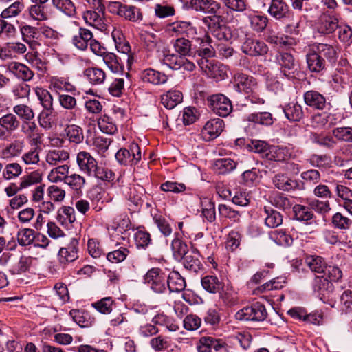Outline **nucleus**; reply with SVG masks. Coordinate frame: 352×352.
<instances>
[{
    "label": "nucleus",
    "instance_id": "1",
    "mask_svg": "<svg viewBox=\"0 0 352 352\" xmlns=\"http://www.w3.org/2000/svg\"><path fill=\"white\" fill-rule=\"evenodd\" d=\"M76 162L80 170L88 177L107 182L114 178L111 170L98 166L96 160L87 151H80L77 154Z\"/></svg>",
    "mask_w": 352,
    "mask_h": 352
},
{
    "label": "nucleus",
    "instance_id": "2",
    "mask_svg": "<svg viewBox=\"0 0 352 352\" xmlns=\"http://www.w3.org/2000/svg\"><path fill=\"white\" fill-rule=\"evenodd\" d=\"M14 247H16V244L14 241H12V246L10 249ZM8 250L9 248H6L1 255V264L4 263L13 274L25 272L29 269L32 258L30 256H21L16 262L15 257L8 252Z\"/></svg>",
    "mask_w": 352,
    "mask_h": 352
},
{
    "label": "nucleus",
    "instance_id": "3",
    "mask_svg": "<svg viewBox=\"0 0 352 352\" xmlns=\"http://www.w3.org/2000/svg\"><path fill=\"white\" fill-rule=\"evenodd\" d=\"M267 315L265 306L260 302H256L251 306L238 311L235 314V318L238 320L262 322L267 318Z\"/></svg>",
    "mask_w": 352,
    "mask_h": 352
},
{
    "label": "nucleus",
    "instance_id": "4",
    "mask_svg": "<svg viewBox=\"0 0 352 352\" xmlns=\"http://www.w3.org/2000/svg\"><path fill=\"white\" fill-rule=\"evenodd\" d=\"M208 107L217 115L226 117L232 111L230 100L223 94H216L207 98Z\"/></svg>",
    "mask_w": 352,
    "mask_h": 352
},
{
    "label": "nucleus",
    "instance_id": "5",
    "mask_svg": "<svg viewBox=\"0 0 352 352\" xmlns=\"http://www.w3.org/2000/svg\"><path fill=\"white\" fill-rule=\"evenodd\" d=\"M220 18L217 15L206 16L204 18L203 22L218 40L230 41L232 38V31L229 27L220 24Z\"/></svg>",
    "mask_w": 352,
    "mask_h": 352
},
{
    "label": "nucleus",
    "instance_id": "6",
    "mask_svg": "<svg viewBox=\"0 0 352 352\" xmlns=\"http://www.w3.org/2000/svg\"><path fill=\"white\" fill-rule=\"evenodd\" d=\"M144 282L155 293L162 294L166 290V276L160 268L149 270L144 276Z\"/></svg>",
    "mask_w": 352,
    "mask_h": 352
},
{
    "label": "nucleus",
    "instance_id": "7",
    "mask_svg": "<svg viewBox=\"0 0 352 352\" xmlns=\"http://www.w3.org/2000/svg\"><path fill=\"white\" fill-rule=\"evenodd\" d=\"M117 161L123 165L133 166L141 160V150L139 145L133 142L129 149L121 148L116 154Z\"/></svg>",
    "mask_w": 352,
    "mask_h": 352
},
{
    "label": "nucleus",
    "instance_id": "8",
    "mask_svg": "<svg viewBox=\"0 0 352 352\" xmlns=\"http://www.w3.org/2000/svg\"><path fill=\"white\" fill-rule=\"evenodd\" d=\"M201 69L210 78L223 79L226 75V67L219 62L208 59L197 60Z\"/></svg>",
    "mask_w": 352,
    "mask_h": 352
},
{
    "label": "nucleus",
    "instance_id": "9",
    "mask_svg": "<svg viewBox=\"0 0 352 352\" xmlns=\"http://www.w3.org/2000/svg\"><path fill=\"white\" fill-rule=\"evenodd\" d=\"M338 23L339 20L336 15L324 12L316 22V30L320 34H330L338 28Z\"/></svg>",
    "mask_w": 352,
    "mask_h": 352
},
{
    "label": "nucleus",
    "instance_id": "10",
    "mask_svg": "<svg viewBox=\"0 0 352 352\" xmlns=\"http://www.w3.org/2000/svg\"><path fill=\"white\" fill-rule=\"evenodd\" d=\"M234 88L239 93L249 94L257 88L256 79L243 73H236L234 76Z\"/></svg>",
    "mask_w": 352,
    "mask_h": 352
},
{
    "label": "nucleus",
    "instance_id": "11",
    "mask_svg": "<svg viewBox=\"0 0 352 352\" xmlns=\"http://www.w3.org/2000/svg\"><path fill=\"white\" fill-rule=\"evenodd\" d=\"M276 63L280 67L281 72L287 78L294 76L296 64L293 55L288 52H278L276 56Z\"/></svg>",
    "mask_w": 352,
    "mask_h": 352
},
{
    "label": "nucleus",
    "instance_id": "12",
    "mask_svg": "<svg viewBox=\"0 0 352 352\" xmlns=\"http://www.w3.org/2000/svg\"><path fill=\"white\" fill-rule=\"evenodd\" d=\"M241 50L250 56H263L267 53L268 47L263 41L249 37L243 43Z\"/></svg>",
    "mask_w": 352,
    "mask_h": 352
},
{
    "label": "nucleus",
    "instance_id": "13",
    "mask_svg": "<svg viewBox=\"0 0 352 352\" xmlns=\"http://www.w3.org/2000/svg\"><path fill=\"white\" fill-rule=\"evenodd\" d=\"M124 116V111L120 108L115 110L113 116L110 117L107 115L101 116L98 120V125L100 131L107 134H113L117 131L116 120L122 118Z\"/></svg>",
    "mask_w": 352,
    "mask_h": 352
},
{
    "label": "nucleus",
    "instance_id": "14",
    "mask_svg": "<svg viewBox=\"0 0 352 352\" xmlns=\"http://www.w3.org/2000/svg\"><path fill=\"white\" fill-rule=\"evenodd\" d=\"M78 241L72 238L67 247L59 250L58 257L61 264L65 265L74 262L78 258Z\"/></svg>",
    "mask_w": 352,
    "mask_h": 352
},
{
    "label": "nucleus",
    "instance_id": "15",
    "mask_svg": "<svg viewBox=\"0 0 352 352\" xmlns=\"http://www.w3.org/2000/svg\"><path fill=\"white\" fill-rule=\"evenodd\" d=\"M188 8L205 14H215L220 9V3L214 0H190L187 3Z\"/></svg>",
    "mask_w": 352,
    "mask_h": 352
},
{
    "label": "nucleus",
    "instance_id": "16",
    "mask_svg": "<svg viewBox=\"0 0 352 352\" xmlns=\"http://www.w3.org/2000/svg\"><path fill=\"white\" fill-rule=\"evenodd\" d=\"M60 105L65 109L70 111L68 113L67 120L69 122H74L80 116V111L78 108L77 100L74 96L63 94L58 96Z\"/></svg>",
    "mask_w": 352,
    "mask_h": 352
},
{
    "label": "nucleus",
    "instance_id": "17",
    "mask_svg": "<svg viewBox=\"0 0 352 352\" xmlns=\"http://www.w3.org/2000/svg\"><path fill=\"white\" fill-rule=\"evenodd\" d=\"M306 61L307 68L311 72L320 73L329 67L325 59L317 54L312 47L306 55Z\"/></svg>",
    "mask_w": 352,
    "mask_h": 352
},
{
    "label": "nucleus",
    "instance_id": "18",
    "mask_svg": "<svg viewBox=\"0 0 352 352\" xmlns=\"http://www.w3.org/2000/svg\"><path fill=\"white\" fill-rule=\"evenodd\" d=\"M273 184L278 189L283 191L303 189V184L300 182L292 179L284 174H277L273 179Z\"/></svg>",
    "mask_w": 352,
    "mask_h": 352
},
{
    "label": "nucleus",
    "instance_id": "19",
    "mask_svg": "<svg viewBox=\"0 0 352 352\" xmlns=\"http://www.w3.org/2000/svg\"><path fill=\"white\" fill-rule=\"evenodd\" d=\"M2 66L6 69V72L11 73L25 81L31 80L34 76L33 72L21 63L12 62L3 64Z\"/></svg>",
    "mask_w": 352,
    "mask_h": 352
},
{
    "label": "nucleus",
    "instance_id": "20",
    "mask_svg": "<svg viewBox=\"0 0 352 352\" xmlns=\"http://www.w3.org/2000/svg\"><path fill=\"white\" fill-rule=\"evenodd\" d=\"M311 47L325 59L329 66H332L336 63L338 52L334 46L327 43H315Z\"/></svg>",
    "mask_w": 352,
    "mask_h": 352
},
{
    "label": "nucleus",
    "instance_id": "21",
    "mask_svg": "<svg viewBox=\"0 0 352 352\" xmlns=\"http://www.w3.org/2000/svg\"><path fill=\"white\" fill-rule=\"evenodd\" d=\"M265 39L271 44L281 47H292L297 44V40L295 38L287 35L279 34L271 28L267 30Z\"/></svg>",
    "mask_w": 352,
    "mask_h": 352
},
{
    "label": "nucleus",
    "instance_id": "22",
    "mask_svg": "<svg viewBox=\"0 0 352 352\" xmlns=\"http://www.w3.org/2000/svg\"><path fill=\"white\" fill-rule=\"evenodd\" d=\"M313 289L320 299L324 300L329 294L333 292V285L327 278L316 276L314 280Z\"/></svg>",
    "mask_w": 352,
    "mask_h": 352
},
{
    "label": "nucleus",
    "instance_id": "23",
    "mask_svg": "<svg viewBox=\"0 0 352 352\" xmlns=\"http://www.w3.org/2000/svg\"><path fill=\"white\" fill-rule=\"evenodd\" d=\"M304 100L307 105L318 110L324 109L327 105L325 97L314 90L306 91L304 94Z\"/></svg>",
    "mask_w": 352,
    "mask_h": 352
},
{
    "label": "nucleus",
    "instance_id": "24",
    "mask_svg": "<svg viewBox=\"0 0 352 352\" xmlns=\"http://www.w3.org/2000/svg\"><path fill=\"white\" fill-rule=\"evenodd\" d=\"M267 12L277 20L290 16L288 5L283 0H271Z\"/></svg>",
    "mask_w": 352,
    "mask_h": 352
},
{
    "label": "nucleus",
    "instance_id": "25",
    "mask_svg": "<svg viewBox=\"0 0 352 352\" xmlns=\"http://www.w3.org/2000/svg\"><path fill=\"white\" fill-rule=\"evenodd\" d=\"M175 52L182 56L192 58H196V47H193L192 42L185 38H179L173 44Z\"/></svg>",
    "mask_w": 352,
    "mask_h": 352
},
{
    "label": "nucleus",
    "instance_id": "26",
    "mask_svg": "<svg viewBox=\"0 0 352 352\" xmlns=\"http://www.w3.org/2000/svg\"><path fill=\"white\" fill-rule=\"evenodd\" d=\"M22 131L30 140L31 145L37 146L41 143L42 135L34 122H24Z\"/></svg>",
    "mask_w": 352,
    "mask_h": 352
},
{
    "label": "nucleus",
    "instance_id": "27",
    "mask_svg": "<svg viewBox=\"0 0 352 352\" xmlns=\"http://www.w3.org/2000/svg\"><path fill=\"white\" fill-rule=\"evenodd\" d=\"M92 38L93 34L89 30L80 28L72 37V43L76 48L85 50Z\"/></svg>",
    "mask_w": 352,
    "mask_h": 352
},
{
    "label": "nucleus",
    "instance_id": "28",
    "mask_svg": "<svg viewBox=\"0 0 352 352\" xmlns=\"http://www.w3.org/2000/svg\"><path fill=\"white\" fill-rule=\"evenodd\" d=\"M59 181L64 182L65 184L77 192L81 190L86 183L85 177L76 173H73L69 176H65L64 177L60 176L54 177V182H57Z\"/></svg>",
    "mask_w": 352,
    "mask_h": 352
},
{
    "label": "nucleus",
    "instance_id": "29",
    "mask_svg": "<svg viewBox=\"0 0 352 352\" xmlns=\"http://www.w3.org/2000/svg\"><path fill=\"white\" fill-rule=\"evenodd\" d=\"M204 289L211 294H221L224 288V283L214 275L204 276L201 280Z\"/></svg>",
    "mask_w": 352,
    "mask_h": 352
},
{
    "label": "nucleus",
    "instance_id": "30",
    "mask_svg": "<svg viewBox=\"0 0 352 352\" xmlns=\"http://www.w3.org/2000/svg\"><path fill=\"white\" fill-rule=\"evenodd\" d=\"M168 31L177 34H186L187 36H194L197 34V29L192 23L188 21H177L168 25Z\"/></svg>",
    "mask_w": 352,
    "mask_h": 352
},
{
    "label": "nucleus",
    "instance_id": "31",
    "mask_svg": "<svg viewBox=\"0 0 352 352\" xmlns=\"http://www.w3.org/2000/svg\"><path fill=\"white\" fill-rule=\"evenodd\" d=\"M58 120L57 113L54 111V108L43 110L38 116V122L40 126L49 130L56 126Z\"/></svg>",
    "mask_w": 352,
    "mask_h": 352
},
{
    "label": "nucleus",
    "instance_id": "32",
    "mask_svg": "<svg viewBox=\"0 0 352 352\" xmlns=\"http://www.w3.org/2000/svg\"><path fill=\"white\" fill-rule=\"evenodd\" d=\"M140 39L143 42L144 47L148 51L157 50L159 48L160 38L154 32L148 30H142Z\"/></svg>",
    "mask_w": 352,
    "mask_h": 352
},
{
    "label": "nucleus",
    "instance_id": "33",
    "mask_svg": "<svg viewBox=\"0 0 352 352\" xmlns=\"http://www.w3.org/2000/svg\"><path fill=\"white\" fill-rule=\"evenodd\" d=\"M83 19L86 23L96 28L102 29L104 25V12L87 10L83 13Z\"/></svg>",
    "mask_w": 352,
    "mask_h": 352
},
{
    "label": "nucleus",
    "instance_id": "34",
    "mask_svg": "<svg viewBox=\"0 0 352 352\" xmlns=\"http://www.w3.org/2000/svg\"><path fill=\"white\" fill-rule=\"evenodd\" d=\"M166 286L170 292H180L185 289V279L175 271L171 272L166 277Z\"/></svg>",
    "mask_w": 352,
    "mask_h": 352
},
{
    "label": "nucleus",
    "instance_id": "35",
    "mask_svg": "<svg viewBox=\"0 0 352 352\" xmlns=\"http://www.w3.org/2000/svg\"><path fill=\"white\" fill-rule=\"evenodd\" d=\"M265 225L275 228L283 223V215L270 206L264 207Z\"/></svg>",
    "mask_w": 352,
    "mask_h": 352
},
{
    "label": "nucleus",
    "instance_id": "36",
    "mask_svg": "<svg viewBox=\"0 0 352 352\" xmlns=\"http://www.w3.org/2000/svg\"><path fill=\"white\" fill-rule=\"evenodd\" d=\"M183 100L182 93L178 90L167 91L161 96V102L168 109H172L181 103Z\"/></svg>",
    "mask_w": 352,
    "mask_h": 352
},
{
    "label": "nucleus",
    "instance_id": "37",
    "mask_svg": "<svg viewBox=\"0 0 352 352\" xmlns=\"http://www.w3.org/2000/svg\"><path fill=\"white\" fill-rule=\"evenodd\" d=\"M52 6L60 12L69 17L76 16V6L72 0H52Z\"/></svg>",
    "mask_w": 352,
    "mask_h": 352
},
{
    "label": "nucleus",
    "instance_id": "38",
    "mask_svg": "<svg viewBox=\"0 0 352 352\" xmlns=\"http://www.w3.org/2000/svg\"><path fill=\"white\" fill-rule=\"evenodd\" d=\"M291 153L287 147L270 146L266 158L276 162H284L290 157Z\"/></svg>",
    "mask_w": 352,
    "mask_h": 352
},
{
    "label": "nucleus",
    "instance_id": "39",
    "mask_svg": "<svg viewBox=\"0 0 352 352\" xmlns=\"http://www.w3.org/2000/svg\"><path fill=\"white\" fill-rule=\"evenodd\" d=\"M305 264L309 269L316 273H323L327 267V264L320 256L318 255H308L305 258Z\"/></svg>",
    "mask_w": 352,
    "mask_h": 352
},
{
    "label": "nucleus",
    "instance_id": "40",
    "mask_svg": "<svg viewBox=\"0 0 352 352\" xmlns=\"http://www.w3.org/2000/svg\"><path fill=\"white\" fill-rule=\"evenodd\" d=\"M210 240L204 237L202 233L197 234L193 241V245L196 247L197 253L201 256H208L212 247Z\"/></svg>",
    "mask_w": 352,
    "mask_h": 352
},
{
    "label": "nucleus",
    "instance_id": "41",
    "mask_svg": "<svg viewBox=\"0 0 352 352\" xmlns=\"http://www.w3.org/2000/svg\"><path fill=\"white\" fill-rule=\"evenodd\" d=\"M285 117L290 121H300L304 116L302 107L298 103H289L284 109Z\"/></svg>",
    "mask_w": 352,
    "mask_h": 352
},
{
    "label": "nucleus",
    "instance_id": "42",
    "mask_svg": "<svg viewBox=\"0 0 352 352\" xmlns=\"http://www.w3.org/2000/svg\"><path fill=\"white\" fill-rule=\"evenodd\" d=\"M84 75L92 85L102 84L106 78L104 72L98 67H89L84 71Z\"/></svg>",
    "mask_w": 352,
    "mask_h": 352
},
{
    "label": "nucleus",
    "instance_id": "43",
    "mask_svg": "<svg viewBox=\"0 0 352 352\" xmlns=\"http://www.w3.org/2000/svg\"><path fill=\"white\" fill-rule=\"evenodd\" d=\"M246 120L254 124L271 126L274 123L272 115L269 112L253 113L248 115Z\"/></svg>",
    "mask_w": 352,
    "mask_h": 352
},
{
    "label": "nucleus",
    "instance_id": "44",
    "mask_svg": "<svg viewBox=\"0 0 352 352\" xmlns=\"http://www.w3.org/2000/svg\"><path fill=\"white\" fill-rule=\"evenodd\" d=\"M102 57L104 63L112 72L118 73L122 71L120 59L114 53L106 52L102 54Z\"/></svg>",
    "mask_w": 352,
    "mask_h": 352
},
{
    "label": "nucleus",
    "instance_id": "45",
    "mask_svg": "<svg viewBox=\"0 0 352 352\" xmlns=\"http://www.w3.org/2000/svg\"><path fill=\"white\" fill-rule=\"evenodd\" d=\"M184 266L186 269L192 272H197L202 267V264L199 258V254L192 252L187 254L184 258Z\"/></svg>",
    "mask_w": 352,
    "mask_h": 352
},
{
    "label": "nucleus",
    "instance_id": "46",
    "mask_svg": "<svg viewBox=\"0 0 352 352\" xmlns=\"http://www.w3.org/2000/svg\"><path fill=\"white\" fill-rule=\"evenodd\" d=\"M204 129L212 138H217L223 130V121L220 118L212 119L206 123Z\"/></svg>",
    "mask_w": 352,
    "mask_h": 352
},
{
    "label": "nucleus",
    "instance_id": "47",
    "mask_svg": "<svg viewBox=\"0 0 352 352\" xmlns=\"http://www.w3.org/2000/svg\"><path fill=\"white\" fill-rule=\"evenodd\" d=\"M142 79L144 82L159 85L166 82V76L152 69H147L142 74Z\"/></svg>",
    "mask_w": 352,
    "mask_h": 352
},
{
    "label": "nucleus",
    "instance_id": "48",
    "mask_svg": "<svg viewBox=\"0 0 352 352\" xmlns=\"http://www.w3.org/2000/svg\"><path fill=\"white\" fill-rule=\"evenodd\" d=\"M237 163L230 158H222L215 161L214 168L219 174H226L236 167Z\"/></svg>",
    "mask_w": 352,
    "mask_h": 352
},
{
    "label": "nucleus",
    "instance_id": "49",
    "mask_svg": "<svg viewBox=\"0 0 352 352\" xmlns=\"http://www.w3.org/2000/svg\"><path fill=\"white\" fill-rule=\"evenodd\" d=\"M57 219L62 225L74 223L76 221L74 208L70 206L61 207L58 212Z\"/></svg>",
    "mask_w": 352,
    "mask_h": 352
},
{
    "label": "nucleus",
    "instance_id": "50",
    "mask_svg": "<svg viewBox=\"0 0 352 352\" xmlns=\"http://www.w3.org/2000/svg\"><path fill=\"white\" fill-rule=\"evenodd\" d=\"M210 38L209 36H206V41L202 40L201 43V47L196 48V56H198L197 60L200 59H208V58L214 56L215 51L212 46L210 44Z\"/></svg>",
    "mask_w": 352,
    "mask_h": 352
},
{
    "label": "nucleus",
    "instance_id": "51",
    "mask_svg": "<svg viewBox=\"0 0 352 352\" xmlns=\"http://www.w3.org/2000/svg\"><path fill=\"white\" fill-rule=\"evenodd\" d=\"M69 154L63 149L50 151L46 155V162L50 165H56L58 163L69 159Z\"/></svg>",
    "mask_w": 352,
    "mask_h": 352
},
{
    "label": "nucleus",
    "instance_id": "52",
    "mask_svg": "<svg viewBox=\"0 0 352 352\" xmlns=\"http://www.w3.org/2000/svg\"><path fill=\"white\" fill-rule=\"evenodd\" d=\"M171 248L173 256L177 261H181L188 252V245L178 238L173 240Z\"/></svg>",
    "mask_w": 352,
    "mask_h": 352
},
{
    "label": "nucleus",
    "instance_id": "53",
    "mask_svg": "<svg viewBox=\"0 0 352 352\" xmlns=\"http://www.w3.org/2000/svg\"><path fill=\"white\" fill-rule=\"evenodd\" d=\"M270 238L279 245L289 246L292 245L293 239L283 230H276L270 233Z\"/></svg>",
    "mask_w": 352,
    "mask_h": 352
},
{
    "label": "nucleus",
    "instance_id": "54",
    "mask_svg": "<svg viewBox=\"0 0 352 352\" xmlns=\"http://www.w3.org/2000/svg\"><path fill=\"white\" fill-rule=\"evenodd\" d=\"M41 181L42 174L39 170L31 172L21 178L19 188H28L33 185L41 183Z\"/></svg>",
    "mask_w": 352,
    "mask_h": 352
},
{
    "label": "nucleus",
    "instance_id": "55",
    "mask_svg": "<svg viewBox=\"0 0 352 352\" xmlns=\"http://www.w3.org/2000/svg\"><path fill=\"white\" fill-rule=\"evenodd\" d=\"M248 18L251 28L256 32H262L267 25L268 19L266 16L251 14Z\"/></svg>",
    "mask_w": 352,
    "mask_h": 352
},
{
    "label": "nucleus",
    "instance_id": "56",
    "mask_svg": "<svg viewBox=\"0 0 352 352\" xmlns=\"http://www.w3.org/2000/svg\"><path fill=\"white\" fill-rule=\"evenodd\" d=\"M121 17L125 19L136 22L142 19L140 10L135 6L124 5Z\"/></svg>",
    "mask_w": 352,
    "mask_h": 352
},
{
    "label": "nucleus",
    "instance_id": "57",
    "mask_svg": "<svg viewBox=\"0 0 352 352\" xmlns=\"http://www.w3.org/2000/svg\"><path fill=\"white\" fill-rule=\"evenodd\" d=\"M22 151V144L19 141H14L5 145L1 151V157L10 158L17 156Z\"/></svg>",
    "mask_w": 352,
    "mask_h": 352
},
{
    "label": "nucleus",
    "instance_id": "58",
    "mask_svg": "<svg viewBox=\"0 0 352 352\" xmlns=\"http://www.w3.org/2000/svg\"><path fill=\"white\" fill-rule=\"evenodd\" d=\"M287 18L289 19V21L285 26V33L292 36L299 35L300 32V19L298 17H294V15L292 13H290V16Z\"/></svg>",
    "mask_w": 352,
    "mask_h": 352
},
{
    "label": "nucleus",
    "instance_id": "59",
    "mask_svg": "<svg viewBox=\"0 0 352 352\" xmlns=\"http://www.w3.org/2000/svg\"><path fill=\"white\" fill-rule=\"evenodd\" d=\"M67 135L70 142L76 144H80L84 140L82 129L75 124H72L67 126Z\"/></svg>",
    "mask_w": 352,
    "mask_h": 352
},
{
    "label": "nucleus",
    "instance_id": "60",
    "mask_svg": "<svg viewBox=\"0 0 352 352\" xmlns=\"http://www.w3.org/2000/svg\"><path fill=\"white\" fill-rule=\"evenodd\" d=\"M129 253V250L124 247L111 251L106 255L107 259L112 263H119L124 261Z\"/></svg>",
    "mask_w": 352,
    "mask_h": 352
},
{
    "label": "nucleus",
    "instance_id": "61",
    "mask_svg": "<svg viewBox=\"0 0 352 352\" xmlns=\"http://www.w3.org/2000/svg\"><path fill=\"white\" fill-rule=\"evenodd\" d=\"M296 220L307 221L314 217V213L310 208L302 205H296L293 208Z\"/></svg>",
    "mask_w": 352,
    "mask_h": 352
},
{
    "label": "nucleus",
    "instance_id": "62",
    "mask_svg": "<svg viewBox=\"0 0 352 352\" xmlns=\"http://www.w3.org/2000/svg\"><path fill=\"white\" fill-rule=\"evenodd\" d=\"M36 94L44 109L53 108V98L51 94L47 90L37 88L36 89Z\"/></svg>",
    "mask_w": 352,
    "mask_h": 352
},
{
    "label": "nucleus",
    "instance_id": "63",
    "mask_svg": "<svg viewBox=\"0 0 352 352\" xmlns=\"http://www.w3.org/2000/svg\"><path fill=\"white\" fill-rule=\"evenodd\" d=\"M113 305V300L111 297L103 298L102 299L92 304V306L99 312L108 314L111 312Z\"/></svg>",
    "mask_w": 352,
    "mask_h": 352
},
{
    "label": "nucleus",
    "instance_id": "64",
    "mask_svg": "<svg viewBox=\"0 0 352 352\" xmlns=\"http://www.w3.org/2000/svg\"><path fill=\"white\" fill-rule=\"evenodd\" d=\"M332 133L338 140L352 142L351 127H338L332 131Z\"/></svg>",
    "mask_w": 352,
    "mask_h": 352
}]
</instances>
